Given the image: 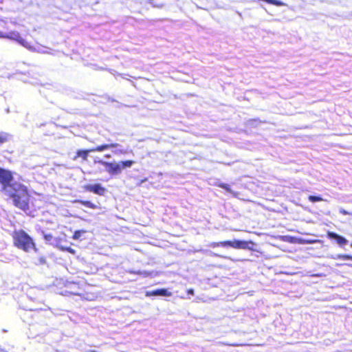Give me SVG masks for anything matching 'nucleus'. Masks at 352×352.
<instances>
[{"mask_svg":"<svg viewBox=\"0 0 352 352\" xmlns=\"http://www.w3.org/2000/svg\"><path fill=\"white\" fill-rule=\"evenodd\" d=\"M86 233V230H76L74 232V234L72 236V239H75V240H77L78 239L80 238L81 235L82 234H85Z\"/></svg>","mask_w":352,"mask_h":352,"instance_id":"nucleus-12","label":"nucleus"},{"mask_svg":"<svg viewBox=\"0 0 352 352\" xmlns=\"http://www.w3.org/2000/svg\"><path fill=\"white\" fill-rule=\"evenodd\" d=\"M187 293L188 294L193 295L194 294V290L192 289H188Z\"/></svg>","mask_w":352,"mask_h":352,"instance_id":"nucleus-21","label":"nucleus"},{"mask_svg":"<svg viewBox=\"0 0 352 352\" xmlns=\"http://www.w3.org/2000/svg\"><path fill=\"white\" fill-rule=\"evenodd\" d=\"M85 191L93 192L96 195L103 196L107 192V189L100 184H95L93 185L87 184L84 187Z\"/></svg>","mask_w":352,"mask_h":352,"instance_id":"nucleus-5","label":"nucleus"},{"mask_svg":"<svg viewBox=\"0 0 352 352\" xmlns=\"http://www.w3.org/2000/svg\"><path fill=\"white\" fill-rule=\"evenodd\" d=\"M262 122L258 119H252L249 120V123L251 124H254L255 123H261Z\"/></svg>","mask_w":352,"mask_h":352,"instance_id":"nucleus-19","label":"nucleus"},{"mask_svg":"<svg viewBox=\"0 0 352 352\" xmlns=\"http://www.w3.org/2000/svg\"><path fill=\"white\" fill-rule=\"evenodd\" d=\"M74 202L78 203L87 208H91V209H97L98 207L96 204L92 203L90 201L87 200H76Z\"/></svg>","mask_w":352,"mask_h":352,"instance_id":"nucleus-10","label":"nucleus"},{"mask_svg":"<svg viewBox=\"0 0 352 352\" xmlns=\"http://www.w3.org/2000/svg\"><path fill=\"white\" fill-rule=\"evenodd\" d=\"M42 234H43V239L47 241H50L53 238L52 234H46L43 231H42Z\"/></svg>","mask_w":352,"mask_h":352,"instance_id":"nucleus-18","label":"nucleus"},{"mask_svg":"<svg viewBox=\"0 0 352 352\" xmlns=\"http://www.w3.org/2000/svg\"><path fill=\"white\" fill-rule=\"evenodd\" d=\"M351 266L352 267V265H351Z\"/></svg>","mask_w":352,"mask_h":352,"instance_id":"nucleus-25","label":"nucleus"},{"mask_svg":"<svg viewBox=\"0 0 352 352\" xmlns=\"http://www.w3.org/2000/svg\"><path fill=\"white\" fill-rule=\"evenodd\" d=\"M90 152H92L90 150H78L76 151V155L74 157V160L77 159L78 157H81L84 161H87L88 158L89 153Z\"/></svg>","mask_w":352,"mask_h":352,"instance_id":"nucleus-9","label":"nucleus"},{"mask_svg":"<svg viewBox=\"0 0 352 352\" xmlns=\"http://www.w3.org/2000/svg\"><path fill=\"white\" fill-rule=\"evenodd\" d=\"M100 163L106 167L109 174L114 175L120 174L124 168H130L135 162L133 160H125L120 163H115L101 161Z\"/></svg>","mask_w":352,"mask_h":352,"instance_id":"nucleus-4","label":"nucleus"},{"mask_svg":"<svg viewBox=\"0 0 352 352\" xmlns=\"http://www.w3.org/2000/svg\"><path fill=\"white\" fill-rule=\"evenodd\" d=\"M0 352H8L7 350L0 347Z\"/></svg>","mask_w":352,"mask_h":352,"instance_id":"nucleus-22","label":"nucleus"},{"mask_svg":"<svg viewBox=\"0 0 352 352\" xmlns=\"http://www.w3.org/2000/svg\"><path fill=\"white\" fill-rule=\"evenodd\" d=\"M10 135L6 132H0V146L8 142L10 140Z\"/></svg>","mask_w":352,"mask_h":352,"instance_id":"nucleus-11","label":"nucleus"},{"mask_svg":"<svg viewBox=\"0 0 352 352\" xmlns=\"http://www.w3.org/2000/svg\"><path fill=\"white\" fill-rule=\"evenodd\" d=\"M147 295L170 296L171 292H168L166 289L162 288L153 290L148 293Z\"/></svg>","mask_w":352,"mask_h":352,"instance_id":"nucleus-8","label":"nucleus"},{"mask_svg":"<svg viewBox=\"0 0 352 352\" xmlns=\"http://www.w3.org/2000/svg\"><path fill=\"white\" fill-rule=\"evenodd\" d=\"M12 173L0 167V184L4 195L12 201L13 205L31 214L39 208L36 204V199L32 197L28 188L17 182H13Z\"/></svg>","mask_w":352,"mask_h":352,"instance_id":"nucleus-1","label":"nucleus"},{"mask_svg":"<svg viewBox=\"0 0 352 352\" xmlns=\"http://www.w3.org/2000/svg\"><path fill=\"white\" fill-rule=\"evenodd\" d=\"M217 186L219 188H221L226 190V191H228L229 192H232V190H231L230 186L229 184H224V183H220Z\"/></svg>","mask_w":352,"mask_h":352,"instance_id":"nucleus-15","label":"nucleus"},{"mask_svg":"<svg viewBox=\"0 0 352 352\" xmlns=\"http://www.w3.org/2000/svg\"><path fill=\"white\" fill-rule=\"evenodd\" d=\"M13 245L18 249L28 252L31 250H37L33 239L23 230H15L12 234Z\"/></svg>","mask_w":352,"mask_h":352,"instance_id":"nucleus-2","label":"nucleus"},{"mask_svg":"<svg viewBox=\"0 0 352 352\" xmlns=\"http://www.w3.org/2000/svg\"><path fill=\"white\" fill-rule=\"evenodd\" d=\"M73 294L74 295H78L79 294L78 292H72Z\"/></svg>","mask_w":352,"mask_h":352,"instance_id":"nucleus-24","label":"nucleus"},{"mask_svg":"<svg viewBox=\"0 0 352 352\" xmlns=\"http://www.w3.org/2000/svg\"><path fill=\"white\" fill-rule=\"evenodd\" d=\"M118 146H119V144L117 143L104 144H101V145L97 146L96 147L91 148V151L92 152H95V151L101 152V151H103L104 150H107V149H109L111 148L118 147Z\"/></svg>","mask_w":352,"mask_h":352,"instance_id":"nucleus-7","label":"nucleus"},{"mask_svg":"<svg viewBox=\"0 0 352 352\" xmlns=\"http://www.w3.org/2000/svg\"><path fill=\"white\" fill-rule=\"evenodd\" d=\"M229 345L234 346H239V344H230Z\"/></svg>","mask_w":352,"mask_h":352,"instance_id":"nucleus-23","label":"nucleus"},{"mask_svg":"<svg viewBox=\"0 0 352 352\" xmlns=\"http://www.w3.org/2000/svg\"><path fill=\"white\" fill-rule=\"evenodd\" d=\"M340 212L341 214H344V215L350 214V213H349L348 211H346V210H344V209H341V210H340Z\"/></svg>","mask_w":352,"mask_h":352,"instance_id":"nucleus-20","label":"nucleus"},{"mask_svg":"<svg viewBox=\"0 0 352 352\" xmlns=\"http://www.w3.org/2000/svg\"><path fill=\"white\" fill-rule=\"evenodd\" d=\"M351 246H352V244H351Z\"/></svg>","mask_w":352,"mask_h":352,"instance_id":"nucleus-26","label":"nucleus"},{"mask_svg":"<svg viewBox=\"0 0 352 352\" xmlns=\"http://www.w3.org/2000/svg\"><path fill=\"white\" fill-rule=\"evenodd\" d=\"M338 258L342 260H352V255L340 254L338 256Z\"/></svg>","mask_w":352,"mask_h":352,"instance_id":"nucleus-17","label":"nucleus"},{"mask_svg":"<svg viewBox=\"0 0 352 352\" xmlns=\"http://www.w3.org/2000/svg\"><path fill=\"white\" fill-rule=\"evenodd\" d=\"M46 262L45 258L44 256H41L38 258V259L34 262L36 265H43Z\"/></svg>","mask_w":352,"mask_h":352,"instance_id":"nucleus-16","label":"nucleus"},{"mask_svg":"<svg viewBox=\"0 0 352 352\" xmlns=\"http://www.w3.org/2000/svg\"><path fill=\"white\" fill-rule=\"evenodd\" d=\"M254 245V243L251 241L233 240L212 242L210 245L213 248L231 247L235 249L252 250Z\"/></svg>","mask_w":352,"mask_h":352,"instance_id":"nucleus-3","label":"nucleus"},{"mask_svg":"<svg viewBox=\"0 0 352 352\" xmlns=\"http://www.w3.org/2000/svg\"><path fill=\"white\" fill-rule=\"evenodd\" d=\"M327 235L329 239H335L340 245H344L348 242L344 236L333 232L328 231Z\"/></svg>","mask_w":352,"mask_h":352,"instance_id":"nucleus-6","label":"nucleus"},{"mask_svg":"<svg viewBox=\"0 0 352 352\" xmlns=\"http://www.w3.org/2000/svg\"><path fill=\"white\" fill-rule=\"evenodd\" d=\"M59 250L63 252H67L72 254H76V250L71 247H67V246H59Z\"/></svg>","mask_w":352,"mask_h":352,"instance_id":"nucleus-13","label":"nucleus"},{"mask_svg":"<svg viewBox=\"0 0 352 352\" xmlns=\"http://www.w3.org/2000/svg\"><path fill=\"white\" fill-rule=\"evenodd\" d=\"M309 201L311 202H317V201H322V198L320 196H316V195H309L308 197Z\"/></svg>","mask_w":352,"mask_h":352,"instance_id":"nucleus-14","label":"nucleus"}]
</instances>
